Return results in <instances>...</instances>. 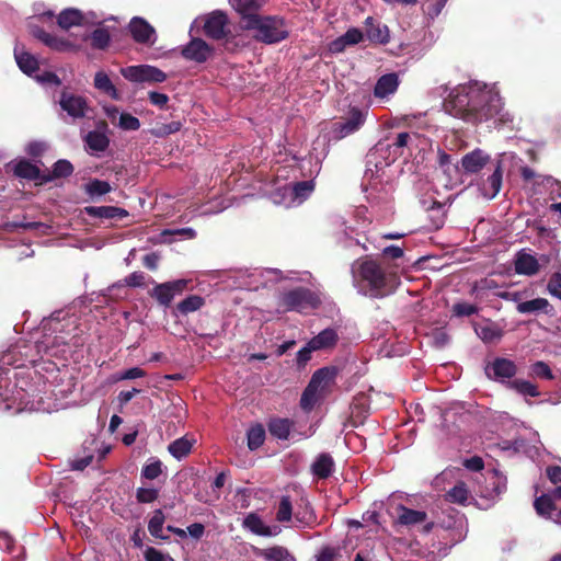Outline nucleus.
Listing matches in <instances>:
<instances>
[{"mask_svg": "<svg viewBox=\"0 0 561 561\" xmlns=\"http://www.w3.org/2000/svg\"><path fill=\"white\" fill-rule=\"evenodd\" d=\"M357 277L367 288V295L370 298H383L393 293L398 279L396 274L387 273L377 261L371 259H365L358 264Z\"/></svg>", "mask_w": 561, "mask_h": 561, "instance_id": "1", "label": "nucleus"}, {"mask_svg": "<svg viewBox=\"0 0 561 561\" xmlns=\"http://www.w3.org/2000/svg\"><path fill=\"white\" fill-rule=\"evenodd\" d=\"M244 28L255 31L254 38L266 45L280 43L289 36L286 20L279 15H251Z\"/></svg>", "mask_w": 561, "mask_h": 561, "instance_id": "2", "label": "nucleus"}, {"mask_svg": "<svg viewBox=\"0 0 561 561\" xmlns=\"http://www.w3.org/2000/svg\"><path fill=\"white\" fill-rule=\"evenodd\" d=\"M501 103L497 94L479 83L470 84V113L469 123L488 121L500 111Z\"/></svg>", "mask_w": 561, "mask_h": 561, "instance_id": "3", "label": "nucleus"}, {"mask_svg": "<svg viewBox=\"0 0 561 561\" xmlns=\"http://www.w3.org/2000/svg\"><path fill=\"white\" fill-rule=\"evenodd\" d=\"M321 306L320 296L307 287H296L282 294L279 307L284 311H297L305 313L318 309Z\"/></svg>", "mask_w": 561, "mask_h": 561, "instance_id": "4", "label": "nucleus"}, {"mask_svg": "<svg viewBox=\"0 0 561 561\" xmlns=\"http://www.w3.org/2000/svg\"><path fill=\"white\" fill-rule=\"evenodd\" d=\"M446 113L469 122L470 84L455 89L443 103Z\"/></svg>", "mask_w": 561, "mask_h": 561, "instance_id": "5", "label": "nucleus"}, {"mask_svg": "<svg viewBox=\"0 0 561 561\" xmlns=\"http://www.w3.org/2000/svg\"><path fill=\"white\" fill-rule=\"evenodd\" d=\"M188 282L186 279H176L173 282H167L157 284L149 295L154 298L159 305L169 307L173 298L181 295L187 288Z\"/></svg>", "mask_w": 561, "mask_h": 561, "instance_id": "6", "label": "nucleus"}, {"mask_svg": "<svg viewBox=\"0 0 561 561\" xmlns=\"http://www.w3.org/2000/svg\"><path fill=\"white\" fill-rule=\"evenodd\" d=\"M229 30V18L220 10L210 12L204 19L203 31L208 38L220 41Z\"/></svg>", "mask_w": 561, "mask_h": 561, "instance_id": "7", "label": "nucleus"}, {"mask_svg": "<svg viewBox=\"0 0 561 561\" xmlns=\"http://www.w3.org/2000/svg\"><path fill=\"white\" fill-rule=\"evenodd\" d=\"M366 114L358 107H351L348 116L342 122L333 125V133L336 139H343L357 130L364 125Z\"/></svg>", "mask_w": 561, "mask_h": 561, "instance_id": "8", "label": "nucleus"}, {"mask_svg": "<svg viewBox=\"0 0 561 561\" xmlns=\"http://www.w3.org/2000/svg\"><path fill=\"white\" fill-rule=\"evenodd\" d=\"M214 48L199 37L192 38L181 48V56L196 64H204L213 55Z\"/></svg>", "mask_w": 561, "mask_h": 561, "instance_id": "9", "label": "nucleus"}, {"mask_svg": "<svg viewBox=\"0 0 561 561\" xmlns=\"http://www.w3.org/2000/svg\"><path fill=\"white\" fill-rule=\"evenodd\" d=\"M503 182V165L502 161H496L495 167L486 179L481 176L478 180V187L481 195L488 199H493L500 193Z\"/></svg>", "mask_w": 561, "mask_h": 561, "instance_id": "10", "label": "nucleus"}, {"mask_svg": "<svg viewBox=\"0 0 561 561\" xmlns=\"http://www.w3.org/2000/svg\"><path fill=\"white\" fill-rule=\"evenodd\" d=\"M517 373L516 364L504 357H496L485 367V375L493 380L505 382Z\"/></svg>", "mask_w": 561, "mask_h": 561, "instance_id": "11", "label": "nucleus"}, {"mask_svg": "<svg viewBox=\"0 0 561 561\" xmlns=\"http://www.w3.org/2000/svg\"><path fill=\"white\" fill-rule=\"evenodd\" d=\"M251 550L256 558H262L265 561H297L295 554L288 548L279 545L266 548L252 546Z\"/></svg>", "mask_w": 561, "mask_h": 561, "instance_id": "12", "label": "nucleus"}, {"mask_svg": "<svg viewBox=\"0 0 561 561\" xmlns=\"http://www.w3.org/2000/svg\"><path fill=\"white\" fill-rule=\"evenodd\" d=\"M59 104L73 118L85 116L88 104L83 96L64 91L60 95Z\"/></svg>", "mask_w": 561, "mask_h": 561, "instance_id": "13", "label": "nucleus"}, {"mask_svg": "<svg viewBox=\"0 0 561 561\" xmlns=\"http://www.w3.org/2000/svg\"><path fill=\"white\" fill-rule=\"evenodd\" d=\"M490 162V156L481 149H474L461 158V168L466 173H478Z\"/></svg>", "mask_w": 561, "mask_h": 561, "instance_id": "14", "label": "nucleus"}, {"mask_svg": "<svg viewBox=\"0 0 561 561\" xmlns=\"http://www.w3.org/2000/svg\"><path fill=\"white\" fill-rule=\"evenodd\" d=\"M363 38L364 34L359 28H348L342 36L335 38L329 44V50L333 54L343 53L347 46L357 45L363 41Z\"/></svg>", "mask_w": 561, "mask_h": 561, "instance_id": "15", "label": "nucleus"}, {"mask_svg": "<svg viewBox=\"0 0 561 561\" xmlns=\"http://www.w3.org/2000/svg\"><path fill=\"white\" fill-rule=\"evenodd\" d=\"M168 478L167 466L157 457H149L142 466V479L163 483Z\"/></svg>", "mask_w": 561, "mask_h": 561, "instance_id": "16", "label": "nucleus"}, {"mask_svg": "<svg viewBox=\"0 0 561 561\" xmlns=\"http://www.w3.org/2000/svg\"><path fill=\"white\" fill-rule=\"evenodd\" d=\"M270 434L280 440H287L290 436L295 422L288 417L273 416L267 421Z\"/></svg>", "mask_w": 561, "mask_h": 561, "instance_id": "17", "label": "nucleus"}, {"mask_svg": "<svg viewBox=\"0 0 561 561\" xmlns=\"http://www.w3.org/2000/svg\"><path fill=\"white\" fill-rule=\"evenodd\" d=\"M366 36L375 44H387L389 43L390 35L387 25H382L377 22L374 18L368 16L365 20Z\"/></svg>", "mask_w": 561, "mask_h": 561, "instance_id": "18", "label": "nucleus"}, {"mask_svg": "<svg viewBox=\"0 0 561 561\" xmlns=\"http://www.w3.org/2000/svg\"><path fill=\"white\" fill-rule=\"evenodd\" d=\"M84 213L93 218L121 220L127 217L128 213L116 206H87Z\"/></svg>", "mask_w": 561, "mask_h": 561, "instance_id": "19", "label": "nucleus"}, {"mask_svg": "<svg viewBox=\"0 0 561 561\" xmlns=\"http://www.w3.org/2000/svg\"><path fill=\"white\" fill-rule=\"evenodd\" d=\"M242 527L252 534L262 537H272L278 534V531H273L272 527L265 525L262 518L254 512L249 513L243 518Z\"/></svg>", "mask_w": 561, "mask_h": 561, "instance_id": "20", "label": "nucleus"}, {"mask_svg": "<svg viewBox=\"0 0 561 561\" xmlns=\"http://www.w3.org/2000/svg\"><path fill=\"white\" fill-rule=\"evenodd\" d=\"M268 0H229V4L244 20V24L249 22L251 15H260L257 12L264 7Z\"/></svg>", "mask_w": 561, "mask_h": 561, "instance_id": "21", "label": "nucleus"}, {"mask_svg": "<svg viewBox=\"0 0 561 561\" xmlns=\"http://www.w3.org/2000/svg\"><path fill=\"white\" fill-rule=\"evenodd\" d=\"M334 467L333 457L328 453H322L312 462L311 473L320 480H325L333 473Z\"/></svg>", "mask_w": 561, "mask_h": 561, "instance_id": "22", "label": "nucleus"}, {"mask_svg": "<svg viewBox=\"0 0 561 561\" xmlns=\"http://www.w3.org/2000/svg\"><path fill=\"white\" fill-rule=\"evenodd\" d=\"M397 524L402 526H414L417 524H423L427 519V514L424 511H417L409 508L404 505H399L397 507Z\"/></svg>", "mask_w": 561, "mask_h": 561, "instance_id": "23", "label": "nucleus"}, {"mask_svg": "<svg viewBox=\"0 0 561 561\" xmlns=\"http://www.w3.org/2000/svg\"><path fill=\"white\" fill-rule=\"evenodd\" d=\"M14 174L21 179H25L28 181H34L35 185H44L45 183H42V178H44V174L39 168L28 160H21L19 161L14 167Z\"/></svg>", "mask_w": 561, "mask_h": 561, "instance_id": "24", "label": "nucleus"}, {"mask_svg": "<svg viewBox=\"0 0 561 561\" xmlns=\"http://www.w3.org/2000/svg\"><path fill=\"white\" fill-rule=\"evenodd\" d=\"M515 272L519 275L533 276L539 271L538 260L526 252H518L514 263Z\"/></svg>", "mask_w": 561, "mask_h": 561, "instance_id": "25", "label": "nucleus"}, {"mask_svg": "<svg viewBox=\"0 0 561 561\" xmlns=\"http://www.w3.org/2000/svg\"><path fill=\"white\" fill-rule=\"evenodd\" d=\"M399 85V79L397 73H387L381 76L374 88V95L379 99H383L389 94L397 91Z\"/></svg>", "mask_w": 561, "mask_h": 561, "instance_id": "26", "label": "nucleus"}, {"mask_svg": "<svg viewBox=\"0 0 561 561\" xmlns=\"http://www.w3.org/2000/svg\"><path fill=\"white\" fill-rule=\"evenodd\" d=\"M73 170H75V168L69 160H66V159L57 160L53 164L51 172H46L44 174V178H42V183L47 184L57 179L68 178L73 173Z\"/></svg>", "mask_w": 561, "mask_h": 561, "instance_id": "27", "label": "nucleus"}, {"mask_svg": "<svg viewBox=\"0 0 561 561\" xmlns=\"http://www.w3.org/2000/svg\"><path fill=\"white\" fill-rule=\"evenodd\" d=\"M84 16L82 12L75 8L62 10L57 16V24L62 30H69L72 26L82 25Z\"/></svg>", "mask_w": 561, "mask_h": 561, "instance_id": "28", "label": "nucleus"}, {"mask_svg": "<svg viewBox=\"0 0 561 561\" xmlns=\"http://www.w3.org/2000/svg\"><path fill=\"white\" fill-rule=\"evenodd\" d=\"M549 308H551L550 302L546 298H535L531 300L518 302L516 305V310L522 314H531V313H549Z\"/></svg>", "mask_w": 561, "mask_h": 561, "instance_id": "29", "label": "nucleus"}, {"mask_svg": "<svg viewBox=\"0 0 561 561\" xmlns=\"http://www.w3.org/2000/svg\"><path fill=\"white\" fill-rule=\"evenodd\" d=\"M205 305V299L199 295H191L180 301L173 309L174 316H187L199 310Z\"/></svg>", "mask_w": 561, "mask_h": 561, "instance_id": "30", "label": "nucleus"}, {"mask_svg": "<svg viewBox=\"0 0 561 561\" xmlns=\"http://www.w3.org/2000/svg\"><path fill=\"white\" fill-rule=\"evenodd\" d=\"M337 333L334 329L328 328L313 336L309 342L316 351L333 347L337 342Z\"/></svg>", "mask_w": 561, "mask_h": 561, "instance_id": "31", "label": "nucleus"}, {"mask_svg": "<svg viewBox=\"0 0 561 561\" xmlns=\"http://www.w3.org/2000/svg\"><path fill=\"white\" fill-rule=\"evenodd\" d=\"M94 87L103 92L104 94L108 95L113 100H119V94L113 82L111 81L110 77L104 71H99L94 76Z\"/></svg>", "mask_w": 561, "mask_h": 561, "instance_id": "32", "label": "nucleus"}, {"mask_svg": "<svg viewBox=\"0 0 561 561\" xmlns=\"http://www.w3.org/2000/svg\"><path fill=\"white\" fill-rule=\"evenodd\" d=\"M446 501L454 504L466 505L470 491L463 481H458L447 493Z\"/></svg>", "mask_w": 561, "mask_h": 561, "instance_id": "33", "label": "nucleus"}, {"mask_svg": "<svg viewBox=\"0 0 561 561\" xmlns=\"http://www.w3.org/2000/svg\"><path fill=\"white\" fill-rule=\"evenodd\" d=\"M165 517L161 510H156L153 512L152 517L148 522V531L149 534L158 539L161 540H169L170 537L168 535L163 534V524H164Z\"/></svg>", "mask_w": 561, "mask_h": 561, "instance_id": "34", "label": "nucleus"}, {"mask_svg": "<svg viewBox=\"0 0 561 561\" xmlns=\"http://www.w3.org/2000/svg\"><path fill=\"white\" fill-rule=\"evenodd\" d=\"M194 439H188L186 436L180 437L175 440H173L168 446V451L176 459H182L186 457L193 447Z\"/></svg>", "mask_w": 561, "mask_h": 561, "instance_id": "35", "label": "nucleus"}, {"mask_svg": "<svg viewBox=\"0 0 561 561\" xmlns=\"http://www.w3.org/2000/svg\"><path fill=\"white\" fill-rule=\"evenodd\" d=\"M14 57L19 68L26 75L31 76L38 69L37 59L26 51H19L18 48L14 49Z\"/></svg>", "mask_w": 561, "mask_h": 561, "instance_id": "36", "label": "nucleus"}, {"mask_svg": "<svg viewBox=\"0 0 561 561\" xmlns=\"http://www.w3.org/2000/svg\"><path fill=\"white\" fill-rule=\"evenodd\" d=\"M534 506L538 515L550 519L553 518L552 513L557 512L553 497L548 494H542L539 497H536Z\"/></svg>", "mask_w": 561, "mask_h": 561, "instance_id": "37", "label": "nucleus"}, {"mask_svg": "<svg viewBox=\"0 0 561 561\" xmlns=\"http://www.w3.org/2000/svg\"><path fill=\"white\" fill-rule=\"evenodd\" d=\"M220 41H222L221 45L224 49L231 54L243 49L248 45L242 34H233L230 30L227 32V36L222 37Z\"/></svg>", "mask_w": 561, "mask_h": 561, "instance_id": "38", "label": "nucleus"}, {"mask_svg": "<svg viewBox=\"0 0 561 561\" xmlns=\"http://www.w3.org/2000/svg\"><path fill=\"white\" fill-rule=\"evenodd\" d=\"M336 374L337 369L335 367H322L313 373L309 382L319 389L333 381Z\"/></svg>", "mask_w": 561, "mask_h": 561, "instance_id": "39", "label": "nucleus"}, {"mask_svg": "<svg viewBox=\"0 0 561 561\" xmlns=\"http://www.w3.org/2000/svg\"><path fill=\"white\" fill-rule=\"evenodd\" d=\"M248 447L250 450H256L265 440V428L262 424L257 423L251 426L247 433Z\"/></svg>", "mask_w": 561, "mask_h": 561, "instance_id": "40", "label": "nucleus"}, {"mask_svg": "<svg viewBox=\"0 0 561 561\" xmlns=\"http://www.w3.org/2000/svg\"><path fill=\"white\" fill-rule=\"evenodd\" d=\"M85 144L93 151H104L108 147L110 140L105 134L93 130L85 136Z\"/></svg>", "mask_w": 561, "mask_h": 561, "instance_id": "41", "label": "nucleus"}, {"mask_svg": "<svg viewBox=\"0 0 561 561\" xmlns=\"http://www.w3.org/2000/svg\"><path fill=\"white\" fill-rule=\"evenodd\" d=\"M508 388L516 390L518 393L529 397H538L540 392L537 386L527 380L516 379L507 382Z\"/></svg>", "mask_w": 561, "mask_h": 561, "instance_id": "42", "label": "nucleus"}, {"mask_svg": "<svg viewBox=\"0 0 561 561\" xmlns=\"http://www.w3.org/2000/svg\"><path fill=\"white\" fill-rule=\"evenodd\" d=\"M293 517V504L288 495L280 497L277 512L276 520L279 523L290 522Z\"/></svg>", "mask_w": 561, "mask_h": 561, "instance_id": "43", "label": "nucleus"}, {"mask_svg": "<svg viewBox=\"0 0 561 561\" xmlns=\"http://www.w3.org/2000/svg\"><path fill=\"white\" fill-rule=\"evenodd\" d=\"M411 137L412 136L410 133H399L393 141L388 145V147L392 149L393 160L403 154V149L408 146Z\"/></svg>", "mask_w": 561, "mask_h": 561, "instance_id": "44", "label": "nucleus"}, {"mask_svg": "<svg viewBox=\"0 0 561 561\" xmlns=\"http://www.w3.org/2000/svg\"><path fill=\"white\" fill-rule=\"evenodd\" d=\"M318 388L312 386L310 382L304 390L300 398V407L305 411H311L317 402Z\"/></svg>", "mask_w": 561, "mask_h": 561, "instance_id": "45", "label": "nucleus"}, {"mask_svg": "<svg viewBox=\"0 0 561 561\" xmlns=\"http://www.w3.org/2000/svg\"><path fill=\"white\" fill-rule=\"evenodd\" d=\"M167 75L157 67L142 65V82L160 83L165 81Z\"/></svg>", "mask_w": 561, "mask_h": 561, "instance_id": "46", "label": "nucleus"}, {"mask_svg": "<svg viewBox=\"0 0 561 561\" xmlns=\"http://www.w3.org/2000/svg\"><path fill=\"white\" fill-rule=\"evenodd\" d=\"M110 33L106 28L99 27L91 34V46L96 49H104L108 46Z\"/></svg>", "mask_w": 561, "mask_h": 561, "instance_id": "47", "label": "nucleus"}, {"mask_svg": "<svg viewBox=\"0 0 561 561\" xmlns=\"http://www.w3.org/2000/svg\"><path fill=\"white\" fill-rule=\"evenodd\" d=\"M111 191V185L106 181L94 179L87 184V193L91 196H101Z\"/></svg>", "mask_w": 561, "mask_h": 561, "instance_id": "48", "label": "nucleus"}, {"mask_svg": "<svg viewBox=\"0 0 561 561\" xmlns=\"http://www.w3.org/2000/svg\"><path fill=\"white\" fill-rule=\"evenodd\" d=\"M182 127V124L178 121H172L168 124H158L151 133L157 137H164L171 134L179 131Z\"/></svg>", "mask_w": 561, "mask_h": 561, "instance_id": "49", "label": "nucleus"}, {"mask_svg": "<svg viewBox=\"0 0 561 561\" xmlns=\"http://www.w3.org/2000/svg\"><path fill=\"white\" fill-rule=\"evenodd\" d=\"M479 337L486 343H491L495 340H500L502 336L501 330L494 325H484L477 331Z\"/></svg>", "mask_w": 561, "mask_h": 561, "instance_id": "50", "label": "nucleus"}, {"mask_svg": "<svg viewBox=\"0 0 561 561\" xmlns=\"http://www.w3.org/2000/svg\"><path fill=\"white\" fill-rule=\"evenodd\" d=\"M531 374L538 378L552 380L554 378L549 365L542 360H538L531 365Z\"/></svg>", "mask_w": 561, "mask_h": 561, "instance_id": "51", "label": "nucleus"}, {"mask_svg": "<svg viewBox=\"0 0 561 561\" xmlns=\"http://www.w3.org/2000/svg\"><path fill=\"white\" fill-rule=\"evenodd\" d=\"M478 307L468 302H457L453 306L451 312L456 317H470L478 313Z\"/></svg>", "mask_w": 561, "mask_h": 561, "instance_id": "52", "label": "nucleus"}, {"mask_svg": "<svg viewBox=\"0 0 561 561\" xmlns=\"http://www.w3.org/2000/svg\"><path fill=\"white\" fill-rule=\"evenodd\" d=\"M32 34L35 38L53 49L56 44L57 36L47 33L44 28L35 26L32 28Z\"/></svg>", "mask_w": 561, "mask_h": 561, "instance_id": "53", "label": "nucleus"}, {"mask_svg": "<svg viewBox=\"0 0 561 561\" xmlns=\"http://www.w3.org/2000/svg\"><path fill=\"white\" fill-rule=\"evenodd\" d=\"M490 483L492 485V491L490 495H501L506 491V478L499 474L497 472H493L490 478Z\"/></svg>", "mask_w": 561, "mask_h": 561, "instance_id": "54", "label": "nucleus"}, {"mask_svg": "<svg viewBox=\"0 0 561 561\" xmlns=\"http://www.w3.org/2000/svg\"><path fill=\"white\" fill-rule=\"evenodd\" d=\"M158 36L154 27L142 19V45L153 46Z\"/></svg>", "mask_w": 561, "mask_h": 561, "instance_id": "55", "label": "nucleus"}, {"mask_svg": "<svg viewBox=\"0 0 561 561\" xmlns=\"http://www.w3.org/2000/svg\"><path fill=\"white\" fill-rule=\"evenodd\" d=\"M144 558L146 561H174L169 553H163L153 547H147Z\"/></svg>", "mask_w": 561, "mask_h": 561, "instance_id": "56", "label": "nucleus"}, {"mask_svg": "<svg viewBox=\"0 0 561 561\" xmlns=\"http://www.w3.org/2000/svg\"><path fill=\"white\" fill-rule=\"evenodd\" d=\"M314 351V348H311L310 342H308L306 346L299 350L296 357L297 367L304 368L307 365V363L311 359V354Z\"/></svg>", "mask_w": 561, "mask_h": 561, "instance_id": "57", "label": "nucleus"}, {"mask_svg": "<svg viewBox=\"0 0 561 561\" xmlns=\"http://www.w3.org/2000/svg\"><path fill=\"white\" fill-rule=\"evenodd\" d=\"M140 126V123L137 117L123 113L119 117V127L125 130H136Z\"/></svg>", "mask_w": 561, "mask_h": 561, "instance_id": "58", "label": "nucleus"}, {"mask_svg": "<svg viewBox=\"0 0 561 561\" xmlns=\"http://www.w3.org/2000/svg\"><path fill=\"white\" fill-rule=\"evenodd\" d=\"M547 288L552 296L561 299V273L557 272L551 275Z\"/></svg>", "mask_w": 561, "mask_h": 561, "instance_id": "59", "label": "nucleus"}, {"mask_svg": "<svg viewBox=\"0 0 561 561\" xmlns=\"http://www.w3.org/2000/svg\"><path fill=\"white\" fill-rule=\"evenodd\" d=\"M337 556H339L337 548H334L331 546H324L321 548V550L317 554V561H334Z\"/></svg>", "mask_w": 561, "mask_h": 561, "instance_id": "60", "label": "nucleus"}, {"mask_svg": "<svg viewBox=\"0 0 561 561\" xmlns=\"http://www.w3.org/2000/svg\"><path fill=\"white\" fill-rule=\"evenodd\" d=\"M313 190V184L311 181H301L297 182L294 185V193L297 197H306Z\"/></svg>", "mask_w": 561, "mask_h": 561, "instance_id": "61", "label": "nucleus"}, {"mask_svg": "<svg viewBox=\"0 0 561 561\" xmlns=\"http://www.w3.org/2000/svg\"><path fill=\"white\" fill-rule=\"evenodd\" d=\"M122 75L133 82H140V65L123 68Z\"/></svg>", "mask_w": 561, "mask_h": 561, "instance_id": "62", "label": "nucleus"}, {"mask_svg": "<svg viewBox=\"0 0 561 561\" xmlns=\"http://www.w3.org/2000/svg\"><path fill=\"white\" fill-rule=\"evenodd\" d=\"M463 466L470 471L479 472L484 468V462L481 457L473 456L469 459H466L463 461Z\"/></svg>", "mask_w": 561, "mask_h": 561, "instance_id": "63", "label": "nucleus"}, {"mask_svg": "<svg viewBox=\"0 0 561 561\" xmlns=\"http://www.w3.org/2000/svg\"><path fill=\"white\" fill-rule=\"evenodd\" d=\"M546 474L551 483L560 484L561 483V467L560 466H548L546 468Z\"/></svg>", "mask_w": 561, "mask_h": 561, "instance_id": "64", "label": "nucleus"}]
</instances>
